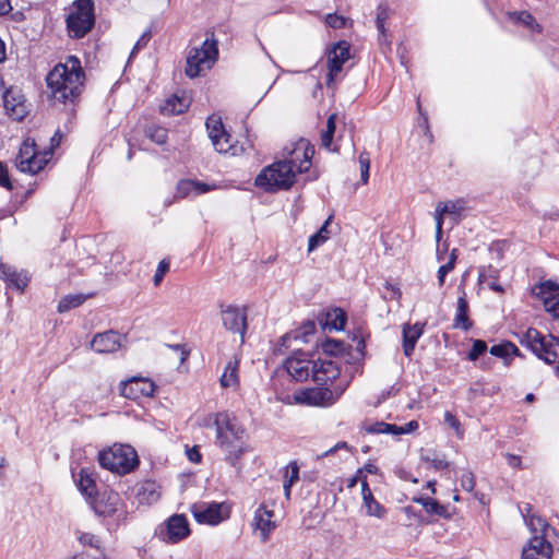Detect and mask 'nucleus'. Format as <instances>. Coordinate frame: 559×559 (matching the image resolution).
<instances>
[{
  "instance_id": "obj_1",
  "label": "nucleus",
  "mask_w": 559,
  "mask_h": 559,
  "mask_svg": "<svg viewBox=\"0 0 559 559\" xmlns=\"http://www.w3.org/2000/svg\"><path fill=\"white\" fill-rule=\"evenodd\" d=\"M84 71L75 56H68L64 62L56 64L47 74V86L52 98L59 103H74L84 86Z\"/></svg>"
},
{
  "instance_id": "obj_2",
  "label": "nucleus",
  "mask_w": 559,
  "mask_h": 559,
  "mask_svg": "<svg viewBox=\"0 0 559 559\" xmlns=\"http://www.w3.org/2000/svg\"><path fill=\"white\" fill-rule=\"evenodd\" d=\"M524 521L532 533V537L523 548L522 559H551L552 546L549 538L555 530L549 526L545 519L532 513V507L524 504L520 507Z\"/></svg>"
},
{
  "instance_id": "obj_3",
  "label": "nucleus",
  "mask_w": 559,
  "mask_h": 559,
  "mask_svg": "<svg viewBox=\"0 0 559 559\" xmlns=\"http://www.w3.org/2000/svg\"><path fill=\"white\" fill-rule=\"evenodd\" d=\"M216 443L231 466H235L241 456L250 451L246 429L231 413H228L223 425L216 431Z\"/></svg>"
},
{
  "instance_id": "obj_4",
  "label": "nucleus",
  "mask_w": 559,
  "mask_h": 559,
  "mask_svg": "<svg viewBox=\"0 0 559 559\" xmlns=\"http://www.w3.org/2000/svg\"><path fill=\"white\" fill-rule=\"evenodd\" d=\"M296 181V171L285 160H276L264 167L255 177L254 183L265 192L288 190Z\"/></svg>"
},
{
  "instance_id": "obj_5",
  "label": "nucleus",
  "mask_w": 559,
  "mask_h": 559,
  "mask_svg": "<svg viewBox=\"0 0 559 559\" xmlns=\"http://www.w3.org/2000/svg\"><path fill=\"white\" fill-rule=\"evenodd\" d=\"M521 345L531 349L539 359L547 364L559 365V338L551 334H543L530 328L518 334Z\"/></svg>"
},
{
  "instance_id": "obj_6",
  "label": "nucleus",
  "mask_w": 559,
  "mask_h": 559,
  "mask_svg": "<svg viewBox=\"0 0 559 559\" xmlns=\"http://www.w3.org/2000/svg\"><path fill=\"white\" fill-rule=\"evenodd\" d=\"M98 462L106 468L118 475L131 473L139 465L136 451L128 444H114L99 452Z\"/></svg>"
},
{
  "instance_id": "obj_7",
  "label": "nucleus",
  "mask_w": 559,
  "mask_h": 559,
  "mask_svg": "<svg viewBox=\"0 0 559 559\" xmlns=\"http://www.w3.org/2000/svg\"><path fill=\"white\" fill-rule=\"evenodd\" d=\"M218 58L217 40L214 35L207 37L200 47L189 50L186 61L185 73L188 78L194 79L210 70Z\"/></svg>"
},
{
  "instance_id": "obj_8",
  "label": "nucleus",
  "mask_w": 559,
  "mask_h": 559,
  "mask_svg": "<svg viewBox=\"0 0 559 559\" xmlns=\"http://www.w3.org/2000/svg\"><path fill=\"white\" fill-rule=\"evenodd\" d=\"M94 512L116 526L126 522L128 516L127 504L120 495L114 490L99 492L91 502Z\"/></svg>"
},
{
  "instance_id": "obj_9",
  "label": "nucleus",
  "mask_w": 559,
  "mask_h": 559,
  "mask_svg": "<svg viewBox=\"0 0 559 559\" xmlns=\"http://www.w3.org/2000/svg\"><path fill=\"white\" fill-rule=\"evenodd\" d=\"M51 158V151H38L34 139L27 138L15 157V167L25 174H38Z\"/></svg>"
},
{
  "instance_id": "obj_10",
  "label": "nucleus",
  "mask_w": 559,
  "mask_h": 559,
  "mask_svg": "<svg viewBox=\"0 0 559 559\" xmlns=\"http://www.w3.org/2000/svg\"><path fill=\"white\" fill-rule=\"evenodd\" d=\"M94 3L92 0H76L67 17V27L74 38L84 37L94 26Z\"/></svg>"
},
{
  "instance_id": "obj_11",
  "label": "nucleus",
  "mask_w": 559,
  "mask_h": 559,
  "mask_svg": "<svg viewBox=\"0 0 559 559\" xmlns=\"http://www.w3.org/2000/svg\"><path fill=\"white\" fill-rule=\"evenodd\" d=\"M205 124L209 138L217 153L237 156L243 152L242 146H239L233 142V138L226 131L221 117L212 115L206 119Z\"/></svg>"
},
{
  "instance_id": "obj_12",
  "label": "nucleus",
  "mask_w": 559,
  "mask_h": 559,
  "mask_svg": "<svg viewBox=\"0 0 559 559\" xmlns=\"http://www.w3.org/2000/svg\"><path fill=\"white\" fill-rule=\"evenodd\" d=\"M194 520L200 524L218 525L229 519V507L224 502H199L190 507Z\"/></svg>"
},
{
  "instance_id": "obj_13",
  "label": "nucleus",
  "mask_w": 559,
  "mask_h": 559,
  "mask_svg": "<svg viewBox=\"0 0 559 559\" xmlns=\"http://www.w3.org/2000/svg\"><path fill=\"white\" fill-rule=\"evenodd\" d=\"M285 154L282 160L293 166L297 174H304L311 167V159L314 154V147L306 139H300L290 147L285 148Z\"/></svg>"
},
{
  "instance_id": "obj_14",
  "label": "nucleus",
  "mask_w": 559,
  "mask_h": 559,
  "mask_svg": "<svg viewBox=\"0 0 559 559\" xmlns=\"http://www.w3.org/2000/svg\"><path fill=\"white\" fill-rule=\"evenodd\" d=\"M343 390L334 392L329 388H311L294 394L297 404L326 407L333 405L342 395Z\"/></svg>"
},
{
  "instance_id": "obj_15",
  "label": "nucleus",
  "mask_w": 559,
  "mask_h": 559,
  "mask_svg": "<svg viewBox=\"0 0 559 559\" xmlns=\"http://www.w3.org/2000/svg\"><path fill=\"white\" fill-rule=\"evenodd\" d=\"M350 58V46L347 41L336 43L328 52V86H332L343 70V66Z\"/></svg>"
},
{
  "instance_id": "obj_16",
  "label": "nucleus",
  "mask_w": 559,
  "mask_h": 559,
  "mask_svg": "<svg viewBox=\"0 0 559 559\" xmlns=\"http://www.w3.org/2000/svg\"><path fill=\"white\" fill-rule=\"evenodd\" d=\"M221 319L227 331L238 333L243 338L247 329V313L243 308L233 305L221 306Z\"/></svg>"
},
{
  "instance_id": "obj_17",
  "label": "nucleus",
  "mask_w": 559,
  "mask_h": 559,
  "mask_svg": "<svg viewBox=\"0 0 559 559\" xmlns=\"http://www.w3.org/2000/svg\"><path fill=\"white\" fill-rule=\"evenodd\" d=\"M120 392L130 400L151 397L155 392V384L147 378L133 377L121 383Z\"/></svg>"
},
{
  "instance_id": "obj_18",
  "label": "nucleus",
  "mask_w": 559,
  "mask_h": 559,
  "mask_svg": "<svg viewBox=\"0 0 559 559\" xmlns=\"http://www.w3.org/2000/svg\"><path fill=\"white\" fill-rule=\"evenodd\" d=\"M277 524L274 520V511L265 504H261L255 511L252 520L254 532H259L260 539L266 543Z\"/></svg>"
},
{
  "instance_id": "obj_19",
  "label": "nucleus",
  "mask_w": 559,
  "mask_h": 559,
  "mask_svg": "<svg viewBox=\"0 0 559 559\" xmlns=\"http://www.w3.org/2000/svg\"><path fill=\"white\" fill-rule=\"evenodd\" d=\"M537 297L543 300L545 310L554 318H559V285L551 281L539 284L534 289Z\"/></svg>"
},
{
  "instance_id": "obj_20",
  "label": "nucleus",
  "mask_w": 559,
  "mask_h": 559,
  "mask_svg": "<svg viewBox=\"0 0 559 559\" xmlns=\"http://www.w3.org/2000/svg\"><path fill=\"white\" fill-rule=\"evenodd\" d=\"M190 534L188 520L182 514H174L166 522V536L164 539L169 544H177L187 538Z\"/></svg>"
},
{
  "instance_id": "obj_21",
  "label": "nucleus",
  "mask_w": 559,
  "mask_h": 559,
  "mask_svg": "<svg viewBox=\"0 0 559 559\" xmlns=\"http://www.w3.org/2000/svg\"><path fill=\"white\" fill-rule=\"evenodd\" d=\"M122 344V336L115 331H106L94 335L91 347L99 354H109L117 352Z\"/></svg>"
},
{
  "instance_id": "obj_22",
  "label": "nucleus",
  "mask_w": 559,
  "mask_h": 559,
  "mask_svg": "<svg viewBox=\"0 0 559 559\" xmlns=\"http://www.w3.org/2000/svg\"><path fill=\"white\" fill-rule=\"evenodd\" d=\"M313 360L305 355L288 357L285 361V368L288 374L296 381H305L312 377Z\"/></svg>"
},
{
  "instance_id": "obj_23",
  "label": "nucleus",
  "mask_w": 559,
  "mask_h": 559,
  "mask_svg": "<svg viewBox=\"0 0 559 559\" xmlns=\"http://www.w3.org/2000/svg\"><path fill=\"white\" fill-rule=\"evenodd\" d=\"M417 420H411L404 426H397L394 424H388L384 421H374L370 424H366L364 429L367 433H386L392 436H401L415 431L418 428Z\"/></svg>"
},
{
  "instance_id": "obj_24",
  "label": "nucleus",
  "mask_w": 559,
  "mask_h": 559,
  "mask_svg": "<svg viewBox=\"0 0 559 559\" xmlns=\"http://www.w3.org/2000/svg\"><path fill=\"white\" fill-rule=\"evenodd\" d=\"M340 376L337 365L332 360H313L312 380L325 384L335 380Z\"/></svg>"
},
{
  "instance_id": "obj_25",
  "label": "nucleus",
  "mask_w": 559,
  "mask_h": 559,
  "mask_svg": "<svg viewBox=\"0 0 559 559\" xmlns=\"http://www.w3.org/2000/svg\"><path fill=\"white\" fill-rule=\"evenodd\" d=\"M426 323L416 322L415 324L406 323L403 325V352L406 357H411L417 341L424 333Z\"/></svg>"
},
{
  "instance_id": "obj_26",
  "label": "nucleus",
  "mask_w": 559,
  "mask_h": 559,
  "mask_svg": "<svg viewBox=\"0 0 559 559\" xmlns=\"http://www.w3.org/2000/svg\"><path fill=\"white\" fill-rule=\"evenodd\" d=\"M361 496L362 504L368 516H374L377 519H383L385 516L386 509L376 500L366 479L361 480Z\"/></svg>"
},
{
  "instance_id": "obj_27",
  "label": "nucleus",
  "mask_w": 559,
  "mask_h": 559,
  "mask_svg": "<svg viewBox=\"0 0 559 559\" xmlns=\"http://www.w3.org/2000/svg\"><path fill=\"white\" fill-rule=\"evenodd\" d=\"M214 188H215V186H210V185L201 182V181L182 179L177 183L175 197L178 199H183L191 194L199 195V194L209 192V191L213 190Z\"/></svg>"
},
{
  "instance_id": "obj_28",
  "label": "nucleus",
  "mask_w": 559,
  "mask_h": 559,
  "mask_svg": "<svg viewBox=\"0 0 559 559\" xmlns=\"http://www.w3.org/2000/svg\"><path fill=\"white\" fill-rule=\"evenodd\" d=\"M461 295L457 298L456 311L453 319V328L468 331L473 326V322L468 317V302L466 299V293L460 288Z\"/></svg>"
},
{
  "instance_id": "obj_29",
  "label": "nucleus",
  "mask_w": 559,
  "mask_h": 559,
  "mask_svg": "<svg viewBox=\"0 0 559 559\" xmlns=\"http://www.w3.org/2000/svg\"><path fill=\"white\" fill-rule=\"evenodd\" d=\"M0 278L17 290H23L28 284V277L24 271L17 272L14 267L1 264Z\"/></svg>"
},
{
  "instance_id": "obj_30",
  "label": "nucleus",
  "mask_w": 559,
  "mask_h": 559,
  "mask_svg": "<svg viewBox=\"0 0 559 559\" xmlns=\"http://www.w3.org/2000/svg\"><path fill=\"white\" fill-rule=\"evenodd\" d=\"M508 17L512 23L522 26L532 34H540L543 32V26L528 11L509 12Z\"/></svg>"
},
{
  "instance_id": "obj_31",
  "label": "nucleus",
  "mask_w": 559,
  "mask_h": 559,
  "mask_svg": "<svg viewBox=\"0 0 559 559\" xmlns=\"http://www.w3.org/2000/svg\"><path fill=\"white\" fill-rule=\"evenodd\" d=\"M3 104L7 112L14 120H22L26 115V106L23 100H17L11 92H7L3 96Z\"/></svg>"
},
{
  "instance_id": "obj_32",
  "label": "nucleus",
  "mask_w": 559,
  "mask_h": 559,
  "mask_svg": "<svg viewBox=\"0 0 559 559\" xmlns=\"http://www.w3.org/2000/svg\"><path fill=\"white\" fill-rule=\"evenodd\" d=\"M221 385L225 389H236L239 384L238 361L229 360L225 366L224 372L219 379Z\"/></svg>"
},
{
  "instance_id": "obj_33",
  "label": "nucleus",
  "mask_w": 559,
  "mask_h": 559,
  "mask_svg": "<svg viewBox=\"0 0 559 559\" xmlns=\"http://www.w3.org/2000/svg\"><path fill=\"white\" fill-rule=\"evenodd\" d=\"M189 107V99L185 96L174 95L169 97L160 107L164 115H178L186 111Z\"/></svg>"
},
{
  "instance_id": "obj_34",
  "label": "nucleus",
  "mask_w": 559,
  "mask_h": 559,
  "mask_svg": "<svg viewBox=\"0 0 559 559\" xmlns=\"http://www.w3.org/2000/svg\"><path fill=\"white\" fill-rule=\"evenodd\" d=\"M136 497L140 503L152 504L159 499V491L154 481H144L138 489Z\"/></svg>"
},
{
  "instance_id": "obj_35",
  "label": "nucleus",
  "mask_w": 559,
  "mask_h": 559,
  "mask_svg": "<svg viewBox=\"0 0 559 559\" xmlns=\"http://www.w3.org/2000/svg\"><path fill=\"white\" fill-rule=\"evenodd\" d=\"M437 205L444 215L452 216L455 222H457V217L466 209V202L463 199L438 202Z\"/></svg>"
},
{
  "instance_id": "obj_36",
  "label": "nucleus",
  "mask_w": 559,
  "mask_h": 559,
  "mask_svg": "<svg viewBox=\"0 0 559 559\" xmlns=\"http://www.w3.org/2000/svg\"><path fill=\"white\" fill-rule=\"evenodd\" d=\"M444 216H445L444 213L442 211H440V207L438 205H436L433 218L436 222V241H437V259H438V261H442L444 259V253L447 251L445 246H444L443 250H441V248H440Z\"/></svg>"
},
{
  "instance_id": "obj_37",
  "label": "nucleus",
  "mask_w": 559,
  "mask_h": 559,
  "mask_svg": "<svg viewBox=\"0 0 559 559\" xmlns=\"http://www.w3.org/2000/svg\"><path fill=\"white\" fill-rule=\"evenodd\" d=\"M228 412L209 413L198 419V426L201 428L215 427L216 431L223 425Z\"/></svg>"
},
{
  "instance_id": "obj_38",
  "label": "nucleus",
  "mask_w": 559,
  "mask_h": 559,
  "mask_svg": "<svg viewBox=\"0 0 559 559\" xmlns=\"http://www.w3.org/2000/svg\"><path fill=\"white\" fill-rule=\"evenodd\" d=\"M331 219H332V217L330 216L324 222V224L321 226V228L309 238V242H308L309 251H313L314 249H317L319 246H321L329 239L330 231L328 230V226H329Z\"/></svg>"
},
{
  "instance_id": "obj_39",
  "label": "nucleus",
  "mask_w": 559,
  "mask_h": 559,
  "mask_svg": "<svg viewBox=\"0 0 559 559\" xmlns=\"http://www.w3.org/2000/svg\"><path fill=\"white\" fill-rule=\"evenodd\" d=\"M388 19H389V9L384 5L378 7L376 26L379 32L380 44L388 43L386 29H385V22Z\"/></svg>"
},
{
  "instance_id": "obj_40",
  "label": "nucleus",
  "mask_w": 559,
  "mask_h": 559,
  "mask_svg": "<svg viewBox=\"0 0 559 559\" xmlns=\"http://www.w3.org/2000/svg\"><path fill=\"white\" fill-rule=\"evenodd\" d=\"M78 486L84 496L90 497V498H92L94 496L95 481L92 478V476L87 473L86 469H81Z\"/></svg>"
},
{
  "instance_id": "obj_41",
  "label": "nucleus",
  "mask_w": 559,
  "mask_h": 559,
  "mask_svg": "<svg viewBox=\"0 0 559 559\" xmlns=\"http://www.w3.org/2000/svg\"><path fill=\"white\" fill-rule=\"evenodd\" d=\"M86 297L82 294L67 295L58 304V311L60 313L67 312L73 308L79 307L85 301Z\"/></svg>"
},
{
  "instance_id": "obj_42",
  "label": "nucleus",
  "mask_w": 559,
  "mask_h": 559,
  "mask_svg": "<svg viewBox=\"0 0 559 559\" xmlns=\"http://www.w3.org/2000/svg\"><path fill=\"white\" fill-rule=\"evenodd\" d=\"M414 501L417 503H420L424 507V509L427 511V513H429V514H437V515L442 516V515H445V513H447L445 507H443L438 501H436L431 498L419 497V498H414Z\"/></svg>"
},
{
  "instance_id": "obj_43",
  "label": "nucleus",
  "mask_w": 559,
  "mask_h": 559,
  "mask_svg": "<svg viewBox=\"0 0 559 559\" xmlns=\"http://www.w3.org/2000/svg\"><path fill=\"white\" fill-rule=\"evenodd\" d=\"M490 354L496 357L508 358L512 355H519V348L513 343L506 342L491 346Z\"/></svg>"
},
{
  "instance_id": "obj_44",
  "label": "nucleus",
  "mask_w": 559,
  "mask_h": 559,
  "mask_svg": "<svg viewBox=\"0 0 559 559\" xmlns=\"http://www.w3.org/2000/svg\"><path fill=\"white\" fill-rule=\"evenodd\" d=\"M456 259H457V249H453L449 255L448 262L444 263L443 265H441L438 270L439 287L443 286L444 278H445L447 274L454 270Z\"/></svg>"
},
{
  "instance_id": "obj_45",
  "label": "nucleus",
  "mask_w": 559,
  "mask_h": 559,
  "mask_svg": "<svg viewBox=\"0 0 559 559\" xmlns=\"http://www.w3.org/2000/svg\"><path fill=\"white\" fill-rule=\"evenodd\" d=\"M328 324L331 325V328L335 330L344 329L346 323V314L342 309H333L331 312L328 313Z\"/></svg>"
},
{
  "instance_id": "obj_46",
  "label": "nucleus",
  "mask_w": 559,
  "mask_h": 559,
  "mask_svg": "<svg viewBox=\"0 0 559 559\" xmlns=\"http://www.w3.org/2000/svg\"><path fill=\"white\" fill-rule=\"evenodd\" d=\"M146 135L156 144H164L167 141V130L163 127L148 128Z\"/></svg>"
},
{
  "instance_id": "obj_47",
  "label": "nucleus",
  "mask_w": 559,
  "mask_h": 559,
  "mask_svg": "<svg viewBox=\"0 0 559 559\" xmlns=\"http://www.w3.org/2000/svg\"><path fill=\"white\" fill-rule=\"evenodd\" d=\"M359 166H360V177L362 183H367L369 179V169H370V156L367 152H361L358 157Z\"/></svg>"
},
{
  "instance_id": "obj_48",
  "label": "nucleus",
  "mask_w": 559,
  "mask_h": 559,
  "mask_svg": "<svg viewBox=\"0 0 559 559\" xmlns=\"http://www.w3.org/2000/svg\"><path fill=\"white\" fill-rule=\"evenodd\" d=\"M299 479V468L295 462H290L285 472L284 483H287L288 486H293Z\"/></svg>"
},
{
  "instance_id": "obj_49",
  "label": "nucleus",
  "mask_w": 559,
  "mask_h": 559,
  "mask_svg": "<svg viewBox=\"0 0 559 559\" xmlns=\"http://www.w3.org/2000/svg\"><path fill=\"white\" fill-rule=\"evenodd\" d=\"M487 350L486 342L481 340H475L473 342L472 350L468 353V359L471 361H475L480 355H483Z\"/></svg>"
},
{
  "instance_id": "obj_50",
  "label": "nucleus",
  "mask_w": 559,
  "mask_h": 559,
  "mask_svg": "<svg viewBox=\"0 0 559 559\" xmlns=\"http://www.w3.org/2000/svg\"><path fill=\"white\" fill-rule=\"evenodd\" d=\"M168 270H169V262L166 261L165 259L162 260L158 263L157 270H156V272L154 274V277H153L155 286H158L160 284V282L164 278V275L168 272Z\"/></svg>"
},
{
  "instance_id": "obj_51",
  "label": "nucleus",
  "mask_w": 559,
  "mask_h": 559,
  "mask_svg": "<svg viewBox=\"0 0 559 559\" xmlns=\"http://www.w3.org/2000/svg\"><path fill=\"white\" fill-rule=\"evenodd\" d=\"M461 486L464 490L471 492L475 487V477L472 472H464L460 479Z\"/></svg>"
},
{
  "instance_id": "obj_52",
  "label": "nucleus",
  "mask_w": 559,
  "mask_h": 559,
  "mask_svg": "<svg viewBox=\"0 0 559 559\" xmlns=\"http://www.w3.org/2000/svg\"><path fill=\"white\" fill-rule=\"evenodd\" d=\"M326 24L332 28H342L345 26V17L336 13H330L325 16Z\"/></svg>"
},
{
  "instance_id": "obj_53",
  "label": "nucleus",
  "mask_w": 559,
  "mask_h": 559,
  "mask_svg": "<svg viewBox=\"0 0 559 559\" xmlns=\"http://www.w3.org/2000/svg\"><path fill=\"white\" fill-rule=\"evenodd\" d=\"M79 540L83 546H90L94 548H99V539L97 536L91 533H82L79 536Z\"/></svg>"
},
{
  "instance_id": "obj_54",
  "label": "nucleus",
  "mask_w": 559,
  "mask_h": 559,
  "mask_svg": "<svg viewBox=\"0 0 559 559\" xmlns=\"http://www.w3.org/2000/svg\"><path fill=\"white\" fill-rule=\"evenodd\" d=\"M444 421L455 430L456 435L462 438L463 437V430L461 428L460 421L456 419V417L451 412L444 413Z\"/></svg>"
},
{
  "instance_id": "obj_55",
  "label": "nucleus",
  "mask_w": 559,
  "mask_h": 559,
  "mask_svg": "<svg viewBox=\"0 0 559 559\" xmlns=\"http://www.w3.org/2000/svg\"><path fill=\"white\" fill-rule=\"evenodd\" d=\"M297 338H298V333L297 332L286 333L285 335H283L281 337L278 347L275 349V352L278 353V354H284V350L282 349V347L288 348L289 347L288 343L292 340H297Z\"/></svg>"
},
{
  "instance_id": "obj_56",
  "label": "nucleus",
  "mask_w": 559,
  "mask_h": 559,
  "mask_svg": "<svg viewBox=\"0 0 559 559\" xmlns=\"http://www.w3.org/2000/svg\"><path fill=\"white\" fill-rule=\"evenodd\" d=\"M0 186L7 188L8 190L12 189V182L9 177L7 166L0 162Z\"/></svg>"
},
{
  "instance_id": "obj_57",
  "label": "nucleus",
  "mask_w": 559,
  "mask_h": 559,
  "mask_svg": "<svg viewBox=\"0 0 559 559\" xmlns=\"http://www.w3.org/2000/svg\"><path fill=\"white\" fill-rule=\"evenodd\" d=\"M150 40V35L148 33H144L140 39L136 41V44L134 45L132 51H131V57L136 52L139 51L140 49H142L144 46H146V44L148 43Z\"/></svg>"
},
{
  "instance_id": "obj_58",
  "label": "nucleus",
  "mask_w": 559,
  "mask_h": 559,
  "mask_svg": "<svg viewBox=\"0 0 559 559\" xmlns=\"http://www.w3.org/2000/svg\"><path fill=\"white\" fill-rule=\"evenodd\" d=\"M507 463L513 468H521V457L511 453L504 455Z\"/></svg>"
},
{
  "instance_id": "obj_59",
  "label": "nucleus",
  "mask_w": 559,
  "mask_h": 559,
  "mask_svg": "<svg viewBox=\"0 0 559 559\" xmlns=\"http://www.w3.org/2000/svg\"><path fill=\"white\" fill-rule=\"evenodd\" d=\"M333 135H334V133H331L328 130H324L322 132V134H321V144H322L323 147L330 150L331 144H332V140H333Z\"/></svg>"
},
{
  "instance_id": "obj_60",
  "label": "nucleus",
  "mask_w": 559,
  "mask_h": 559,
  "mask_svg": "<svg viewBox=\"0 0 559 559\" xmlns=\"http://www.w3.org/2000/svg\"><path fill=\"white\" fill-rule=\"evenodd\" d=\"M187 456L192 463H199L201 461V453L197 447L189 449L187 451Z\"/></svg>"
},
{
  "instance_id": "obj_61",
  "label": "nucleus",
  "mask_w": 559,
  "mask_h": 559,
  "mask_svg": "<svg viewBox=\"0 0 559 559\" xmlns=\"http://www.w3.org/2000/svg\"><path fill=\"white\" fill-rule=\"evenodd\" d=\"M341 449H346L348 450V444L347 442L345 441H340L337 442L334 447L330 448L329 450H326L324 453H322V455L320 457H323V456H329L333 453H335L337 450H341Z\"/></svg>"
},
{
  "instance_id": "obj_62",
  "label": "nucleus",
  "mask_w": 559,
  "mask_h": 559,
  "mask_svg": "<svg viewBox=\"0 0 559 559\" xmlns=\"http://www.w3.org/2000/svg\"><path fill=\"white\" fill-rule=\"evenodd\" d=\"M61 141V133L60 131H56L55 134L50 139V147L47 151L53 152V150L59 146Z\"/></svg>"
},
{
  "instance_id": "obj_63",
  "label": "nucleus",
  "mask_w": 559,
  "mask_h": 559,
  "mask_svg": "<svg viewBox=\"0 0 559 559\" xmlns=\"http://www.w3.org/2000/svg\"><path fill=\"white\" fill-rule=\"evenodd\" d=\"M12 10V5L9 0H0V15L7 14Z\"/></svg>"
},
{
  "instance_id": "obj_64",
  "label": "nucleus",
  "mask_w": 559,
  "mask_h": 559,
  "mask_svg": "<svg viewBox=\"0 0 559 559\" xmlns=\"http://www.w3.org/2000/svg\"><path fill=\"white\" fill-rule=\"evenodd\" d=\"M335 119H336V115L333 114L331 115L329 118H328V121H326V129L328 131H330L331 133H334L335 132Z\"/></svg>"
}]
</instances>
